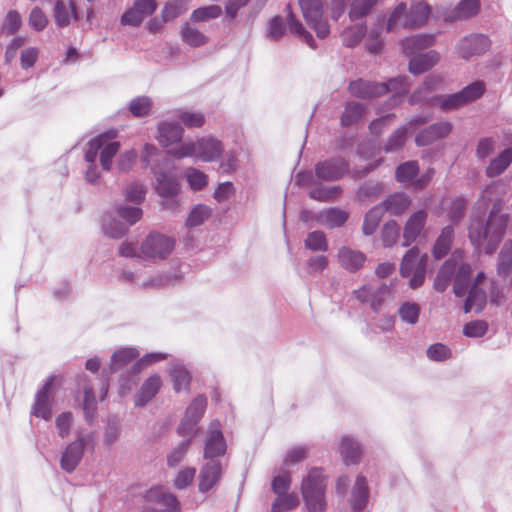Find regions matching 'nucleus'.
<instances>
[{
	"label": "nucleus",
	"instance_id": "1",
	"mask_svg": "<svg viewBox=\"0 0 512 512\" xmlns=\"http://www.w3.org/2000/svg\"><path fill=\"white\" fill-rule=\"evenodd\" d=\"M508 221V214L503 213V203L498 200L493 204L486 221L476 217L471 219L468 228L471 243L487 253L494 252L505 235Z\"/></svg>",
	"mask_w": 512,
	"mask_h": 512
},
{
	"label": "nucleus",
	"instance_id": "2",
	"mask_svg": "<svg viewBox=\"0 0 512 512\" xmlns=\"http://www.w3.org/2000/svg\"><path fill=\"white\" fill-rule=\"evenodd\" d=\"M327 477L321 468H312L303 478L301 493L309 512H323L326 508Z\"/></svg>",
	"mask_w": 512,
	"mask_h": 512
},
{
	"label": "nucleus",
	"instance_id": "3",
	"mask_svg": "<svg viewBox=\"0 0 512 512\" xmlns=\"http://www.w3.org/2000/svg\"><path fill=\"white\" fill-rule=\"evenodd\" d=\"M394 91L396 95L407 91L405 77H398L389 80L388 83H373L358 79L349 84V92L357 98H372Z\"/></svg>",
	"mask_w": 512,
	"mask_h": 512
},
{
	"label": "nucleus",
	"instance_id": "4",
	"mask_svg": "<svg viewBox=\"0 0 512 512\" xmlns=\"http://www.w3.org/2000/svg\"><path fill=\"white\" fill-rule=\"evenodd\" d=\"M427 261V254H421L418 247H412L404 255L400 264V274L402 277L412 276L409 282L412 289H417L423 285Z\"/></svg>",
	"mask_w": 512,
	"mask_h": 512
},
{
	"label": "nucleus",
	"instance_id": "5",
	"mask_svg": "<svg viewBox=\"0 0 512 512\" xmlns=\"http://www.w3.org/2000/svg\"><path fill=\"white\" fill-rule=\"evenodd\" d=\"M299 7L306 23L316 32L319 38L330 33V27L323 16V0H298Z\"/></svg>",
	"mask_w": 512,
	"mask_h": 512
},
{
	"label": "nucleus",
	"instance_id": "6",
	"mask_svg": "<svg viewBox=\"0 0 512 512\" xmlns=\"http://www.w3.org/2000/svg\"><path fill=\"white\" fill-rule=\"evenodd\" d=\"M172 238L159 233H151L140 247L141 255L149 259H165L174 250Z\"/></svg>",
	"mask_w": 512,
	"mask_h": 512
},
{
	"label": "nucleus",
	"instance_id": "7",
	"mask_svg": "<svg viewBox=\"0 0 512 512\" xmlns=\"http://www.w3.org/2000/svg\"><path fill=\"white\" fill-rule=\"evenodd\" d=\"M55 378V376L48 377L44 385L36 393L35 402L32 406L31 414L37 418L49 420L52 416L51 390Z\"/></svg>",
	"mask_w": 512,
	"mask_h": 512
},
{
	"label": "nucleus",
	"instance_id": "8",
	"mask_svg": "<svg viewBox=\"0 0 512 512\" xmlns=\"http://www.w3.org/2000/svg\"><path fill=\"white\" fill-rule=\"evenodd\" d=\"M490 44L489 38L482 34L465 36L457 45V53L461 58L468 60L473 56L485 53Z\"/></svg>",
	"mask_w": 512,
	"mask_h": 512
},
{
	"label": "nucleus",
	"instance_id": "9",
	"mask_svg": "<svg viewBox=\"0 0 512 512\" xmlns=\"http://www.w3.org/2000/svg\"><path fill=\"white\" fill-rule=\"evenodd\" d=\"M207 406V399L203 395H199L193 399L188 406L185 417L179 425V432L183 435H189L200 418L203 416Z\"/></svg>",
	"mask_w": 512,
	"mask_h": 512
},
{
	"label": "nucleus",
	"instance_id": "10",
	"mask_svg": "<svg viewBox=\"0 0 512 512\" xmlns=\"http://www.w3.org/2000/svg\"><path fill=\"white\" fill-rule=\"evenodd\" d=\"M349 169L348 163L342 158H335L319 162L315 166V174L319 179L335 181L342 178Z\"/></svg>",
	"mask_w": 512,
	"mask_h": 512
},
{
	"label": "nucleus",
	"instance_id": "11",
	"mask_svg": "<svg viewBox=\"0 0 512 512\" xmlns=\"http://www.w3.org/2000/svg\"><path fill=\"white\" fill-rule=\"evenodd\" d=\"M428 214L425 210H418L407 219L403 230V246H410L421 235Z\"/></svg>",
	"mask_w": 512,
	"mask_h": 512
},
{
	"label": "nucleus",
	"instance_id": "12",
	"mask_svg": "<svg viewBox=\"0 0 512 512\" xmlns=\"http://www.w3.org/2000/svg\"><path fill=\"white\" fill-rule=\"evenodd\" d=\"M226 445L221 432L220 423L213 421L210 424L208 438L204 449L205 458H214L225 453Z\"/></svg>",
	"mask_w": 512,
	"mask_h": 512
},
{
	"label": "nucleus",
	"instance_id": "13",
	"mask_svg": "<svg viewBox=\"0 0 512 512\" xmlns=\"http://www.w3.org/2000/svg\"><path fill=\"white\" fill-rule=\"evenodd\" d=\"M222 475L221 464L217 460L208 461L200 471L199 474V491L208 492L220 480Z\"/></svg>",
	"mask_w": 512,
	"mask_h": 512
},
{
	"label": "nucleus",
	"instance_id": "14",
	"mask_svg": "<svg viewBox=\"0 0 512 512\" xmlns=\"http://www.w3.org/2000/svg\"><path fill=\"white\" fill-rule=\"evenodd\" d=\"M337 258L341 267L349 272L360 270L366 261V255L363 252L349 247H341Z\"/></svg>",
	"mask_w": 512,
	"mask_h": 512
},
{
	"label": "nucleus",
	"instance_id": "15",
	"mask_svg": "<svg viewBox=\"0 0 512 512\" xmlns=\"http://www.w3.org/2000/svg\"><path fill=\"white\" fill-rule=\"evenodd\" d=\"M452 130V125L449 122H441L433 124L430 127L423 129L416 136V144L418 146H426L436 140L446 137Z\"/></svg>",
	"mask_w": 512,
	"mask_h": 512
},
{
	"label": "nucleus",
	"instance_id": "16",
	"mask_svg": "<svg viewBox=\"0 0 512 512\" xmlns=\"http://www.w3.org/2000/svg\"><path fill=\"white\" fill-rule=\"evenodd\" d=\"M410 204L411 200L408 195L402 192H396L389 195L379 203L378 206L382 207L384 214L388 212L393 216H400L409 208Z\"/></svg>",
	"mask_w": 512,
	"mask_h": 512
},
{
	"label": "nucleus",
	"instance_id": "17",
	"mask_svg": "<svg viewBox=\"0 0 512 512\" xmlns=\"http://www.w3.org/2000/svg\"><path fill=\"white\" fill-rule=\"evenodd\" d=\"M84 447L85 443L82 439L69 444L62 454L61 468L68 473L74 471L83 456Z\"/></svg>",
	"mask_w": 512,
	"mask_h": 512
},
{
	"label": "nucleus",
	"instance_id": "18",
	"mask_svg": "<svg viewBox=\"0 0 512 512\" xmlns=\"http://www.w3.org/2000/svg\"><path fill=\"white\" fill-rule=\"evenodd\" d=\"M222 152V144L217 139L204 137L198 140V159L204 162L215 161L220 158Z\"/></svg>",
	"mask_w": 512,
	"mask_h": 512
},
{
	"label": "nucleus",
	"instance_id": "19",
	"mask_svg": "<svg viewBox=\"0 0 512 512\" xmlns=\"http://www.w3.org/2000/svg\"><path fill=\"white\" fill-rule=\"evenodd\" d=\"M162 386V379L159 375L154 374L147 378L141 388L135 395V405L144 406L159 392Z\"/></svg>",
	"mask_w": 512,
	"mask_h": 512
},
{
	"label": "nucleus",
	"instance_id": "20",
	"mask_svg": "<svg viewBox=\"0 0 512 512\" xmlns=\"http://www.w3.org/2000/svg\"><path fill=\"white\" fill-rule=\"evenodd\" d=\"M54 20L58 27H67L78 15L73 1L57 0L54 7Z\"/></svg>",
	"mask_w": 512,
	"mask_h": 512
},
{
	"label": "nucleus",
	"instance_id": "21",
	"mask_svg": "<svg viewBox=\"0 0 512 512\" xmlns=\"http://www.w3.org/2000/svg\"><path fill=\"white\" fill-rule=\"evenodd\" d=\"M183 128L180 124L174 122H164L158 126V142L164 147L181 141L183 137Z\"/></svg>",
	"mask_w": 512,
	"mask_h": 512
},
{
	"label": "nucleus",
	"instance_id": "22",
	"mask_svg": "<svg viewBox=\"0 0 512 512\" xmlns=\"http://www.w3.org/2000/svg\"><path fill=\"white\" fill-rule=\"evenodd\" d=\"M413 28L410 13L405 3H400L391 13L387 22V31Z\"/></svg>",
	"mask_w": 512,
	"mask_h": 512
},
{
	"label": "nucleus",
	"instance_id": "23",
	"mask_svg": "<svg viewBox=\"0 0 512 512\" xmlns=\"http://www.w3.org/2000/svg\"><path fill=\"white\" fill-rule=\"evenodd\" d=\"M439 61V54L436 51H428L412 57L409 61V71L412 74H421L431 69Z\"/></svg>",
	"mask_w": 512,
	"mask_h": 512
},
{
	"label": "nucleus",
	"instance_id": "24",
	"mask_svg": "<svg viewBox=\"0 0 512 512\" xmlns=\"http://www.w3.org/2000/svg\"><path fill=\"white\" fill-rule=\"evenodd\" d=\"M156 191L162 198H173L179 192V183L176 178L161 172L156 175Z\"/></svg>",
	"mask_w": 512,
	"mask_h": 512
},
{
	"label": "nucleus",
	"instance_id": "25",
	"mask_svg": "<svg viewBox=\"0 0 512 512\" xmlns=\"http://www.w3.org/2000/svg\"><path fill=\"white\" fill-rule=\"evenodd\" d=\"M434 43L432 35L420 34L408 37L401 42L402 51L406 56H410L415 51L430 47Z\"/></svg>",
	"mask_w": 512,
	"mask_h": 512
},
{
	"label": "nucleus",
	"instance_id": "26",
	"mask_svg": "<svg viewBox=\"0 0 512 512\" xmlns=\"http://www.w3.org/2000/svg\"><path fill=\"white\" fill-rule=\"evenodd\" d=\"M348 217L349 214L344 210L329 208L320 213L318 221L320 224L329 228H336L342 226L347 221Z\"/></svg>",
	"mask_w": 512,
	"mask_h": 512
},
{
	"label": "nucleus",
	"instance_id": "27",
	"mask_svg": "<svg viewBox=\"0 0 512 512\" xmlns=\"http://www.w3.org/2000/svg\"><path fill=\"white\" fill-rule=\"evenodd\" d=\"M454 238V230L451 226H446L442 229L438 236L433 249L432 254L436 259H441L448 254L451 244Z\"/></svg>",
	"mask_w": 512,
	"mask_h": 512
},
{
	"label": "nucleus",
	"instance_id": "28",
	"mask_svg": "<svg viewBox=\"0 0 512 512\" xmlns=\"http://www.w3.org/2000/svg\"><path fill=\"white\" fill-rule=\"evenodd\" d=\"M512 162V148H506L494 158L486 168L488 177H496L502 174Z\"/></svg>",
	"mask_w": 512,
	"mask_h": 512
},
{
	"label": "nucleus",
	"instance_id": "29",
	"mask_svg": "<svg viewBox=\"0 0 512 512\" xmlns=\"http://www.w3.org/2000/svg\"><path fill=\"white\" fill-rule=\"evenodd\" d=\"M138 356L139 353L134 348L119 349L112 355L110 368L112 371H119L134 362Z\"/></svg>",
	"mask_w": 512,
	"mask_h": 512
},
{
	"label": "nucleus",
	"instance_id": "30",
	"mask_svg": "<svg viewBox=\"0 0 512 512\" xmlns=\"http://www.w3.org/2000/svg\"><path fill=\"white\" fill-rule=\"evenodd\" d=\"M340 454L346 465L357 464L360 461L361 449L353 439L344 437L340 443Z\"/></svg>",
	"mask_w": 512,
	"mask_h": 512
},
{
	"label": "nucleus",
	"instance_id": "31",
	"mask_svg": "<svg viewBox=\"0 0 512 512\" xmlns=\"http://www.w3.org/2000/svg\"><path fill=\"white\" fill-rule=\"evenodd\" d=\"M479 0H461L453 11L452 20H466L476 16L480 11Z\"/></svg>",
	"mask_w": 512,
	"mask_h": 512
},
{
	"label": "nucleus",
	"instance_id": "32",
	"mask_svg": "<svg viewBox=\"0 0 512 512\" xmlns=\"http://www.w3.org/2000/svg\"><path fill=\"white\" fill-rule=\"evenodd\" d=\"M383 216L382 207H379L378 204L372 207L364 216L362 225L363 234L366 236L373 235L377 231Z\"/></svg>",
	"mask_w": 512,
	"mask_h": 512
},
{
	"label": "nucleus",
	"instance_id": "33",
	"mask_svg": "<svg viewBox=\"0 0 512 512\" xmlns=\"http://www.w3.org/2000/svg\"><path fill=\"white\" fill-rule=\"evenodd\" d=\"M366 112V106L358 102H349L341 116V125L350 126L359 122Z\"/></svg>",
	"mask_w": 512,
	"mask_h": 512
},
{
	"label": "nucleus",
	"instance_id": "34",
	"mask_svg": "<svg viewBox=\"0 0 512 512\" xmlns=\"http://www.w3.org/2000/svg\"><path fill=\"white\" fill-rule=\"evenodd\" d=\"M147 498L148 500L157 501L170 512H177L180 510V503L177 498L171 493L162 492L161 489H151L147 493Z\"/></svg>",
	"mask_w": 512,
	"mask_h": 512
},
{
	"label": "nucleus",
	"instance_id": "35",
	"mask_svg": "<svg viewBox=\"0 0 512 512\" xmlns=\"http://www.w3.org/2000/svg\"><path fill=\"white\" fill-rule=\"evenodd\" d=\"M368 499V486L365 477L358 476L352 491V508L356 511L361 510Z\"/></svg>",
	"mask_w": 512,
	"mask_h": 512
},
{
	"label": "nucleus",
	"instance_id": "36",
	"mask_svg": "<svg viewBox=\"0 0 512 512\" xmlns=\"http://www.w3.org/2000/svg\"><path fill=\"white\" fill-rule=\"evenodd\" d=\"M443 83V79L439 76L428 77L419 90L415 91L410 97V103L415 104L422 100H428V94L432 91L440 88Z\"/></svg>",
	"mask_w": 512,
	"mask_h": 512
},
{
	"label": "nucleus",
	"instance_id": "37",
	"mask_svg": "<svg viewBox=\"0 0 512 512\" xmlns=\"http://www.w3.org/2000/svg\"><path fill=\"white\" fill-rule=\"evenodd\" d=\"M117 136L116 131H110L101 135H98L97 137L91 139L89 141V149L87 150L85 154V159L87 162L94 164L99 149H101L104 144L107 141H110L111 139L115 138Z\"/></svg>",
	"mask_w": 512,
	"mask_h": 512
},
{
	"label": "nucleus",
	"instance_id": "38",
	"mask_svg": "<svg viewBox=\"0 0 512 512\" xmlns=\"http://www.w3.org/2000/svg\"><path fill=\"white\" fill-rule=\"evenodd\" d=\"M486 303V294L478 287H471L464 304V312L469 313L472 310L480 312Z\"/></svg>",
	"mask_w": 512,
	"mask_h": 512
},
{
	"label": "nucleus",
	"instance_id": "39",
	"mask_svg": "<svg viewBox=\"0 0 512 512\" xmlns=\"http://www.w3.org/2000/svg\"><path fill=\"white\" fill-rule=\"evenodd\" d=\"M287 23L289 31L301 38L309 47L315 48L313 36L305 29L303 24L296 19L295 15L290 11L287 15Z\"/></svg>",
	"mask_w": 512,
	"mask_h": 512
},
{
	"label": "nucleus",
	"instance_id": "40",
	"mask_svg": "<svg viewBox=\"0 0 512 512\" xmlns=\"http://www.w3.org/2000/svg\"><path fill=\"white\" fill-rule=\"evenodd\" d=\"M449 203L448 218L452 222H459L465 215L467 201L461 196L443 200V204Z\"/></svg>",
	"mask_w": 512,
	"mask_h": 512
},
{
	"label": "nucleus",
	"instance_id": "41",
	"mask_svg": "<svg viewBox=\"0 0 512 512\" xmlns=\"http://www.w3.org/2000/svg\"><path fill=\"white\" fill-rule=\"evenodd\" d=\"M341 192L340 186L325 187L319 184L310 189L309 195L318 201H333L341 195Z\"/></svg>",
	"mask_w": 512,
	"mask_h": 512
},
{
	"label": "nucleus",
	"instance_id": "42",
	"mask_svg": "<svg viewBox=\"0 0 512 512\" xmlns=\"http://www.w3.org/2000/svg\"><path fill=\"white\" fill-rule=\"evenodd\" d=\"M455 270V264L451 261H446L437 273L434 281V288L438 292H443L448 287L451 276Z\"/></svg>",
	"mask_w": 512,
	"mask_h": 512
},
{
	"label": "nucleus",
	"instance_id": "43",
	"mask_svg": "<svg viewBox=\"0 0 512 512\" xmlns=\"http://www.w3.org/2000/svg\"><path fill=\"white\" fill-rule=\"evenodd\" d=\"M400 228L396 221H387L381 230V241L384 247L390 248L394 246L399 238Z\"/></svg>",
	"mask_w": 512,
	"mask_h": 512
},
{
	"label": "nucleus",
	"instance_id": "44",
	"mask_svg": "<svg viewBox=\"0 0 512 512\" xmlns=\"http://www.w3.org/2000/svg\"><path fill=\"white\" fill-rule=\"evenodd\" d=\"M187 10L186 0H169L162 10L163 22H169L185 13Z\"/></svg>",
	"mask_w": 512,
	"mask_h": 512
},
{
	"label": "nucleus",
	"instance_id": "45",
	"mask_svg": "<svg viewBox=\"0 0 512 512\" xmlns=\"http://www.w3.org/2000/svg\"><path fill=\"white\" fill-rule=\"evenodd\" d=\"M211 215V208L206 205L199 204L195 206L186 219L188 227H196L203 224Z\"/></svg>",
	"mask_w": 512,
	"mask_h": 512
},
{
	"label": "nucleus",
	"instance_id": "46",
	"mask_svg": "<svg viewBox=\"0 0 512 512\" xmlns=\"http://www.w3.org/2000/svg\"><path fill=\"white\" fill-rule=\"evenodd\" d=\"M181 38L186 44L192 47H199L207 42V38L203 33L189 25L182 28Z\"/></svg>",
	"mask_w": 512,
	"mask_h": 512
},
{
	"label": "nucleus",
	"instance_id": "47",
	"mask_svg": "<svg viewBox=\"0 0 512 512\" xmlns=\"http://www.w3.org/2000/svg\"><path fill=\"white\" fill-rule=\"evenodd\" d=\"M185 178L189 187L194 191L201 190L208 184L207 175L196 168H188L185 171Z\"/></svg>",
	"mask_w": 512,
	"mask_h": 512
},
{
	"label": "nucleus",
	"instance_id": "48",
	"mask_svg": "<svg viewBox=\"0 0 512 512\" xmlns=\"http://www.w3.org/2000/svg\"><path fill=\"white\" fill-rule=\"evenodd\" d=\"M419 172L417 161H408L399 165L395 172V177L399 182L411 181Z\"/></svg>",
	"mask_w": 512,
	"mask_h": 512
},
{
	"label": "nucleus",
	"instance_id": "49",
	"mask_svg": "<svg viewBox=\"0 0 512 512\" xmlns=\"http://www.w3.org/2000/svg\"><path fill=\"white\" fill-rule=\"evenodd\" d=\"M178 118L188 128H200L205 124V116L199 111L183 110Z\"/></svg>",
	"mask_w": 512,
	"mask_h": 512
},
{
	"label": "nucleus",
	"instance_id": "50",
	"mask_svg": "<svg viewBox=\"0 0 512 512\" xmlns=\"http://www.w3.org/2000/svg\"><path fill=\"white\" fill-rule=\"evenodd\" d=\"M305 247L311 251H327L328 242L324 232L314 231L305 239Z\"/></svg>",
	"mask_w": 512,
	"mask_h": 512
},
{
	"label": "nucleus",
	"instance_id": "51",
	"mask_svg": "<svg viewBox=\"0 0 512 512\" xmlns=\"http://www.w3.org/2000/svg\"><path fill=\"white\" fill-rule=\"evenodd\" d=\"M413 28L424 25L430 14V7L424 3H418L409 10Z\"/></svg>",
	"mask_w": 512,
	"mask_h": 512
},
{
	"label": "nucleus",
	"instance_id": "52",
	"mask_svg": "<svg viewBox=\"0 0 512 512\" xmlns=\"http://www.w3.org/2000/svg\"><path fill=\"white\" fill-rule=\"evenodd\" d=\"M299 501L294 494H280L272 505L273 512H284L297 507Z\"/></svg>",
	"mask_w": 512,
	"mask_h": 512
},
{
	"label": "nucleus",
	"instance_id": "53",
	"mask_svg": "<svg viewBox=\"0 0 512 512\" xmlns=\"http://www.w3.org/2000/svg\"><path fill=\"white\" fill-rule=\"evenodd\" d=\"M377 0H354L351 4L349 16L351 20H357L367 15Z\"/></svg>",
	"mask_w": 512,
	"mask_h": 512
},
{
	"label": "nucleus",
	"instance_id": "54",
	"mask_svg": "<svg viewBox=\"0 0 512 512\" xmlns=\"http://www.w3.org/2000/svg\"><path fill=\"white\" fill-rule=\"evenodd\" d=\"M102 148L100 163L103 170L109 171L112 166V159L119 151L120 143L107 141Z\"/></svg>",
	"mask_w": 512,
	"mask_h": 512
},
{
	"label": "nucleus",
	"instance_id": "55",
	"mask_svg": "<svg viewBox=\"0 0 512 512\" xmlns=\"http://www.w3.org/2000/svg\"><path fill=\"white\" fill-rule=\"evenodd\" d=\"M152 102L148 97L141 96L131 100L129 110L135 117H143L149 114Z\"/></svg>",
	"mask_w": 512,
	"mask_h": 512
},
{
	"label": "nucleus",
	"instance_id": "56",
	"mask_svg": "<svg viewBox=\"0 0 512 512\" xmlns=\"http://www.w3.org/2000/svg\"><path fill=\"white\" fill-rule=\"evenodd\" d=\"M222 9L219 5H210L194 10L191 19L195 22H202L208 19L217 18L221 15Z\"/></svg>",
	"mask_w": 512,
	"mask_h": 512
},
{
	"label": "nucleus",
	"instance_id": "57",
	"mask_svg": "<svg viewBox=\"0 0 512 512\" xmlns=\"http://www.w3.org/2000/svg\"><path fill=\"white\" fill-rule=\"evenodd\" d=\"M391 298V289L387 285H381L376 288L370 299V307L377 312L383 304Z\"/></svg>",
	"mask_w": 512,
	"mask_h": 512
},
{
	"label": "nucleus",
	"instance_id": "58",
	"mask_svg": "<svg viewBox=\"0 0 512 512\" xmlns=\"http://www.w3.org/2000/svg\"><path fill=\"white\" fill-rule=\"evenodd\" d=\"M365 29L362 26H351L342 33L343 44L347 47H355L363 38Z\"/></svg>",
	"mask_w": 512,
	"mask_h": 512
},
{
	"label": "nucleus",
	"instance_id": "59",
	"mask_svg": "<svg viewBox=\"0 0 512 512\" xmlns=\"http://www.w3.org/2000/svg\"><path fill=\"white\" fill-rule=\"evenodd\" d=\"M435 100L439 102L440 107L444 111L458 109L467 104L463 98L461 91L448 95L444 98H437Z\"/></svg>",
	"mask_w": 512,
	"mask_h": 512
},
{
	"label": "nucleus",
	"instance_id": "60",
	"mask_svg": "<svg viewBox=\"0 0 512 512\" xmlns=\"http://www.w3.org/2000/svg\"><path fill=\"white\" fill-rule=\"evenodd\" d=\"M420 306L417 303L407 302L399 309V315L404 322L415 324L418 321Z\"/></svg>",
	"mask_w": 512,
	"mask_h": 512
},
{
	"label": "nucleus",
	"instance_id": "61",
	"mask_svg": "<svg viewBox=\"0 0 512 512\" xmlns=\"http://www.w3.org/2000/svg\"><path fill=\"white\" fill-rule=\"evenodd\" d=\"M485 84L482 81H476L470 85L464 87L461 90L465 102L468 104L478 98H480L485 92Z\"/></svg>",
	"mask_w": 512,
	"mask_h": 512
},
{
	"label": "nucleus",
	"instance_id": "62",
	"mask_svg": "<svg viewBox=\"0 0 512 512\" xmlns=\"http://www.w3.org/2000/svg\"><path fill=\"white\" fill-rule=\"evenodd\" d=\"M28 22L33 30L42 31L48 24V18L39 7H34L29 14Z\"/></svg>",
	"mask_w": 512,
	"mask_h": 512
},
{
	"label": "nucleus",
	"instance_id": "63",
	"mask_svg": "<svg viewBox=\"0 0 512 512\" xmlns=\"http://www.w3.org/2000/svg\"><path fill=\"white\" fill-rule=\"evenodd\" d=\"M174 381V390L180 392L181 390H187L190 386L191 376L189 372L183 368H176L172 372Z\"/></svg>",
	"mask_w": 512,
	"mask_h": 512
},
{
	"label": "nucleus",
	"instance_id": "64",
	"mask_svg": "<svg viewBox=\"0 0 512 512\" xmlns=\"http://www.w3.org/2000/svg\"><path fill=\"white\" fill-rule=\"evenodd\" d=\"M427 357L433 361H444L451 357V351L446 345L435 343L428 347Z\"/></svg>",
	"mask_w": 512,
	"mask_h": 512
}]
</instances>
